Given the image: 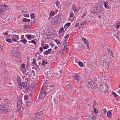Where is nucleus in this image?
Returning <instances> with one entry per match:
<instances>
[{
	"mask_svg": "<svg viewBox=\"0 0 120 120\" xmlns=\"http://www.w3.org/2000/svg\"><path fill=\"white\" fill-rule=\"evenodd\" d=\"M103 5L102 3H98L95 5L94 8V11L95 13H101L102 11Z\"/></svg>",
	"mask_w": 120,
	"mask_h": 120,
	"instance_id": "f257e3e1",
	"label": "nucleus"
},
{
	"mask_svg": "<svg viewBox=\"0 0 120 120\" xmlns=\"http://www.w3.org/2000/svg\"><path fill=\"white\" fill-rule=\"evenodd\" d=\"M109 58L107 56L105 57L103 59L104 63L103 66L104 68L103 69L105 71H107L108 69L109 65L110 63L109 62Z\"/></svg>",
	"mask_w": 120,
	"mask_h": 120,
	"instance_id": "f03ea898",
	"label": "nucleus"
},
{
	"mask_svg": "<svg viewBox=\"0 0 120 120\" xmlns=\"http://www.w3.org/2000/svg\"><path fill=\"white\" fill-rule=\"evenodd\" d=\"M87 85L89 88L92 89H95L96 87L95 82L92 80L89 81L87 82Z\"/></svg>",
	"mask_w": 120,
	"mask_h": 120,
	"instance_id": "7ed1b4c3",
	"label": "nucleus"
},
{
	"mask_svg": "<svg viewBox=\"0 0 120 120\" xmlns=\"http://www.w3.org/2000/svg\"><path fill=\"white\" fill-rule=\"evenodd\" d=\"M99 88L100 91L103 93H105L108 90V87L104 83H102L101 84Z\"/></svg>",
	"mask_w": 120,
	"mask_h": 120,
	"instance_id": "20e7f679",
	"label": "nucleus"
},
{
	"mask_svg": "<svg viewBox=\"0 0 120 120\" xmlns=\"http://www.w3.org/2000/svg\"><path fill=\"white\" fill-rule=\"evenodd\" d=\"M18 51V49L16 48H14L12 49V52L13 54V55L15 57H18L19 56Z\"/></svg>",
	"mask_w": 120,
	"mask_h": 120,
	"instance_id": "39448f33",
	"label": "nucleus"
},
{
	"mask_svg": "<svg viewBox=\"0 0 120 120\" xmlns=\"http://www.w3.org/2000/svg\"><path fill=\"white\" fill-rule=\"evenodd\" d=\"M8 110L6 107L3 105H0V113L3 114L7 113L8 112Z\"/></svg>",
	"mask_w": 120,
	"mask_h": 120,
	"instance_id": "423d86ee",
	"label": "nucleus"
},
{
	"mask_svg": "<svg viewBox=\"0 0 120 120\" xmlns=\"http://www.w3.org/2000/svg\"><path fill=\"white\" fill-rule=\"evenodd\" d=\"M46 92V91H41L39 96L40 101H43L44 100V98L46 96L47 94V92Z\"/></svg>",
	"mask_w": 120,
	"mask_h": 120,
	"instance_id": "0eeeda50",
	"label": "nucleus"
},
{
	"mask_svg": "<svg viewBox=\"0 0 120 120\" xmlns=\"http://www.w3.org/2000/svg\"><path fill=\"white\" fill-rule=\"evenodd\" d=\"M34 89V88L33 86H29L26 88L25 90L26 92L27 93L31 92Z\"/></svg>",
	"mask_w": 120,
	"mask_h": 120,
	"instance_id": "6e6552de",
	"label": "nucleus"
},
{
	"mask_svg": "<svg viewBox=\"0 0 120 120\" xmlns=\"http://www.w3.org/2000/svg\"><path fill=\"white\" fill-rule=\"evenodd\" d=\"M82 39L83 42L86 45L87 49L88 50H90L89 43L85 38H82Z\"/></svg>",
	"mask_w": 120,
	"mask_h": 120,
	"instance_id": "1a4fd4ad",
	"label": "nucleus"
},
{
	"mask_svg": "<svg viewBox=\"0 0 120 120\" xmlns=\"http://www.w3.org/2000/svg\"><path fill=\"white\" fill-rule=\"evenodd\" d=\"M43 114L44 113L42 112V110L37 113L36 116L37 118L40 119L43 116Z\"/></svg>",
	"mask_w": 120,
	"mask_h": 120,
	"instance_id": "9d476101",
	"label": "nucleus"
},
{
	"mask_svg": "<svg viewBox=\"0 0 120 120\" xmlns=\"http://www.w3.org/2000/svg\"><path fill=\"white\" fill-rule=\"evenodd\" d=\"M17 109L18 110H19L21 107L22 101V100L18 101H17Z\"/></svg>",
	"mask_w": 120,
	"mask_h": 120,
	"instance_id": "9b49d317",
	"label": "nucleus"
},
{
	"mask_svg": "<svg viewBox=\"0 0 120 120\" xmlns=\"http://www.w3.org/2000/svg\"><path fill=\"white\" fill-rule=\"evenodd\" d=\"M55 21H60L61 20V17L59 15H57L55 16L54 18Z\"/></svg>",
	"mask_w": 120,
	"mask_h": 120,
	"instance_id": "f8f14e48",
	"label": "nucleus"
},
{
	"mask_svg": "<svg viewBox=\"0 0 120 120\" xmlns=\"http://www.w3.org/2000/svg\"><path fill=\"white\" fill-rule=\"evenodd\" d=\"M6 10V8H4L3 6H0V14H2L3 12H4Z\"/></svg>",
	"mask_w": 120,
	"mask_h": 120,
	"instance_id": "ddd939ff",
	"label": "nucleus"
},
{
	"mask_svg": "<svg viewBox=\"0 0 120 120\" xmlns=\"http://www.w3.org/2000/svg\"><path fill=\"white\" fill-rule=\"evenodd\" d=\"M56 6L58 9H61V5L60 4V2L58 1H57L56 2Z\"/></svg>",
	"mask_w": 120,
	"mask_h": 120,
	"instance_id": "4468645a",
	"label": "nucleus"
},
{
	"mask_svg": "<svg viewBox=\"0 0 120 120\" xmlns=\"http://www.w3.org/2000/svg\"><path fill=\"white\" fill-rule=\"evenodd\" d=\"M46 86L44 84L42 86L41 88V91H46Z\"/></svg>",
	"mask_w": 120,
	"mask_h": 120,
	"instance_id": "2eb2a0df",
	"label": "nucleus"
},
{
	"mask_svg": "<svg viewBox=\"0 0 120 120\" xmlns=\"http://www.w3.org/2000/svg\"><path fill=\"white\" fill-rule=\"evenodd\" d=\"M52 50V49L50 48L48 49L47 50L43 52V53L44 55H45V54H47L48 53H49L51 52Z\"/></svg>",
	"mask_w": 120,
	"mask_h": 120,
	"instance_id": "dca6fc26",
	"label": "nucleus"
},
{
	"mask_svg": "<svg viewBox=\"0 0 120 120\" xmlns=\"http://www.w3.org/2000/svg\"><path fill=\"white\" fill-rule=\"evenodd\" d=\"M72 9L74 12H76L77 11V9L76 6L73 5L72 6Z\"/></svg>",
	"mask_w": 120,
	"mask_h": 120,
	"instance_id": "f3484780",
	"label": "nucleus"
},
{
	"mask_svg": "<svg viewBox=\"0 0 120 120\" xmlns=\"http://www.w3.org/2000/svg\"><path fill=\"white\" fill-rule=\"evenodd\" d=\"M4 101L5 103L9 104L8 106H9V105L11 103V101H10L7 99H5Z\"/></svg>",
	"mask_w": 120,
	"mask_h": 120,
	"instance_id": "a211bd4d",
	"label": "nucleus"
},
{
	"mask_svg": "<svg viewBox=\"0 0 120 120\" xmlns=\"http://www.w3.org/2000/svg\"><path fill=\"white\" fill-rule=\"evenodd\" d=\"M74 79L77 81H78L79 79V76L77 75H75L74 76Z\"/></svg>",
	"mask_w": 120,
	"mask_h": 120,
	"instance_id": "6ab92c4d",
	"label": "nucleus"
},
{
	"mask_svg": "<svg viewBox=\"0 0 120 120\" xmlns=\"http://www.w3.org/2000/svg\"><path fill=\"white\" fill-rule=\"evenodd\" d=\"M66 86L69 89H71L72 88V85L70 84H69L67 85Z\"/></svg>",
	"mask_w": 120,
	"mask_h": 120,
	"instance_id": "aec40b11",
	"label": "nucleus"
},
{
	"mask_svg": "<svg viewBox=\"0 0 120 120\" xmlns=\"http://www.w3.org/2000/svg\"><path fill=\"white\" fill-rule=\"evenodd\" d=\"M93 114H91L87 118L88 120H93Z\"/></svg>",
	"mask_w": 120,
	"mask_h": 120,
	"instance_id": "412c9836",
	"label": "nucleus"
},
{
	"mask_svg": "<svg viewBox=\"0 0 120 120\" xmlns=\"http://www.w3.org/2000/svg\"><path fill=\"white\" fill-rule=\"evenodd\" d=\"M22 84L23 88H24L26 87L27 86V84L26 82H24L22 83Z\"/></svg>",
	"mask_w": 120,
	"mask_h": 120,
	"instance_id": "4be33fe9",
	"label": "nucleus"
},
{
	"mask_svg": "<svg viewBox=\"0 0 120 120\" xmlns=\"http://www.w3.org/2000/svg\"><path fill=\"white\" fill-rule=\"evenodd\" d=\"M35 15L34 13H32L30 14L31 18L32 19H34L35 17Z\"/></svg>",
	"mask_w": 120,
	"mask_h": 120,
	"instance_id": "5701e85b",
	"label": "nucleus"
},
{
	"mask_svg": "<svg viewBox=\"0 0 120 120\" xmlns=\"http://www.w3.org/2000/svg\"><path fill=\"white\" fill-rule=\"evenodd\" d=\"M22 21L24 22H30V19H28L26 18H23L22 19Z\"/></svg>",
	"mask_w": 120,
	"mask_h": 120,
	"instance_id": "b1692460",
	"label": "nucleus"
},
{
	"mask_svg": "<svg viewBox=\"0 0 120 120\" xmlns=\"http://www.w3.org/2000/svg\"><path fill=\"white\" fill-rule=\"evenodd\" d=\"M20 42H21L24 44H26L27 42V40L26 39H24L22 40H21L20 41Z\"/></svg>",
	"mask_w": 120,
	"mask_h": 120,
	"instance_id": "393cba45",
	"label": "nucleus"
},
{
	"mask_svg": "<svg viewBox=\"0 0 120 120\" xmlns=\"http://www.w3.org/2000/svg\"><path fill=\"white\" fill-rule=\"evenodd\" d=\"M108 52L109 53L110 55L113 57V52L109 49H108Z\"/></svg>",
	"mask_w": 120,
	"mask_h": 120,
	"instance_id": "a878e982",
	"label": "nucleus"
},
{
	"mask_svg": "<svg viewBox=\"0 0 120 120\" xmlns=\"http://www.w3.org/2000/svg\"><path fill=\"white\" fill-rule=\"evenodd\" d=\"M1 64L2 66L3 67V68L6 67L7 65V63L4 62L1 63Z\"/></svg>",
	"mask_w": 120,
	"mask_h": 120,
	"instance_id": "bb28decb",
	"label": "nucleus"
},
{
	"mask_svg": "<svg viewBox=\"0 0 120 120\" xmlns=\"http://www.w3.org/2000/svg\"><path fill=\"white\" fill-rule=\"evenodd\" d=\"M108 4V2H104V6L105 8H107L109 6Z\"/></svg>",
	"mask_w": 120,
	"mask_h": 120,
	"instance_id": "cd10ccee",
	"label": "nucleus"
},
{
	"mask_svg": "<svg viewBox=\"0 0 120 120\" xmlns=\"http://www.w3.org/2000/svg\"><path fill=\"white\" fill-rule=\"evenodd\" d=\"M120 26V21H119L118 23L116 25V28L118 29Z\"/></svg>",
	"mask_w": 120,
	"mask_h": 120,
	"instance_id": "c85d7f7f",
	"label": "nucleus"
},
{
	"mask_svg": "<svg viewBox=\"0 0 120 120\" xmlns=\"http://www.w3.org/2000/svg\"><path fill=\"white\" fill-rule=\"evenodd\" d=\"M112 113L111 112L108 111L107 113V116L108 117H110L111 116Z\"/></svg>",
	"mask_w": 120,
	"mask_h": 120,
	"instance_id": "c756f323",
	"label": "nucleus"
},
{
	"mask_svg": "<svg viewBox=\"0 0 120 120\" xmlns=\"http://www.w3.org/2000/svg\"><path fill=\"white\" fill-rule=\"evenodd\" d=\"M31 35V34L26 35L25 36L28 39H30L32 38Z\"/></svg>",
	"mask_w": 120,
	"mask_h": 120,
	"instance_id": "7c9ffc66",
	"label": "nucleus"
},
{
	"mask_svg": "<svg viewBox=\"0 0 120 120\" xmlns=\"http://www.w3.org/2000/svg\"><path fill=\"white\" fill-rule=\"evenodd\" d=\"M34 114V113L33 112H30V113L29 116L30 118H32L33 117Z\"/></svg>",
	"mask_w": 120,
	"mask_h": 120,
	"instance_id": "2f4dec72",
	"label": "nucleus"
},
{
	"mask_svg": "<svg viewBox=\"0 0 120 120\" xmlns=\"http://www.w3.org/2000/svg\"><path fill=\"white\" fill-rule=\"evenodd\" d=\"M13 37L16 39H18L19 38V37L18 36L15 34L13 35Z\"/></svg>",
	"mask_w": 120,
	"mask_h": 120,
	"instance_id": "473e14b6",
	"label": "nucleus"
},
{
	"mask_svg": "<svg viewBox=\"0 0 120 120\" xmlns=\"http://www.w3.org/2000/svg\"><path fill=\"white\" fill-rule=\"evenodd\" d=\"M64 30L63 27H62L59 30V32L60 33H61Z\"/></svg>",
	"mask_w": 120,
	"mask_h": 120,
	"instance_id": "72a5a7b5",
	"label": "nucleus"
},
{
	"mask_svg": "<svg viewBox=\"0 0 120 120\" xmlns=\"http://www.w3.org/2000/svg\"><path fill=\"white\" fill-rule=\"evenodd\" d=\"M42 63L41 64V65L43 66H45L46 64V61L45 60H43L42 61Z\"/></svg>",
	"mask_w": 120,
	"mask_h": 120,
	"instance_id": "f704fd0d",
	"label": "nucleus"
},
{
	"mask_svg": "<svg viewBox=\"0 0 120 120\" xmlns=\"http://www.w3.org/2000/svg\"><path fill=\"white\" fill-rule=\"evenodd\" d=\"M93 107H95L96 108L98 107V104L97 103L95 102V103H94Z\"/></svg>",
	"mask_w": 120,
	"mask_h": 120,
	"instance_id": "c9c22d12",
	"label": "nucleus"
},
{
	"mask_svg": "<svg viewBox=\"0 0 120 120\" xmlns=\"http://www.w3.org/2000/svg\"><path fill=\"white\" fill-rule=\"evenodd\" d=\"M111 94H112L115 97H116L117 95L113 91L112 92Z\"/></svg>",
	"mask_w": 120,
	"mask_h": 120,
	"instance_id": "e433bc0d",
	"label": "nucleus"
},
{
	"mask_svg": "<svg viewBox=\"0 0 120 120\" xmlns=\"http://www.w3.org/2000/svg\"><path fill=\"white\" fill-rule=\"evenodd\" d=\"M6 41L9 43H11L12 42V40L11 39H8L6 40Z\"/></svg>",
	"mask_w": 120,
	"mask_h": 120,
	"instance_id": "4c0bfd02",
	"label": "nucleus"
},
{
	"mask_svg": "<svg viewBox=\"0 0 120 120\" xmlns=\"http://www.w3.org/2000/svg\"><path fill=\"white\" fill-rule=\"evenodd\" d=\"M24 98L25 100H27L29 99V96L28 95H25L24 96Z\"/></svg>",
	"mask_w": 120,
	"mask_h": 120,
	"instance_id": "58836bf2",
	"label": "nucleus"
},
{
	"mask_svg": "<svg viewBox=\"0 0 120 120\" xmlns=\"http://www.w3.org/2000/svg\"><path fill=\"white\" fill-rule=\"evenodd\" d=\"M94 111L95 113H97L98 112V110L96 107H94Z\"/></svg>",
	"mask_w": 120,
	"mask_h": 120,
	"instance_id": "ea45409f",
	"label": "nucleus"
},
{
	"mask_svg": "<svg viewBox=\"0 0 120 120\" xmlns=\"http://www.w3.org/2000/svg\"><path fill=\"white\" fill-rule=\"evenodd\" d=\"M54 15V12L53 11H51L50 12V15L51 16H53Z\"/></svg>",
	"mask_w": 120,
	"mask_h": 120,
	"instance_id": "a19ab883",
	"label": "nucleus"
},
{
	"mask_svg": "<svg viewBox=\"0 0 120 120\" xmlns=\"http://www.w3.org/2000/svg\"><path fill=\"white\" fill-rule=\"evenodd\" d=\"M69 35L68 34H67L64 37V38H65V40L67 39L69 37Z\"/></svg>",
	"mask_w": 120,
	"mask_h": 120,
	"instance_id": "79ce46f5",
	"label": "nucleus"
},
{
	"mask_svg": "<svg viewBox=\"0 0 120 120\" xmlns=\"http://www.w3.org/2000/svg\"><path fill=\"white\" fill-rule=\"evenodd\" d=\"M8 31H7L5 32V33H3V34L4 35H5L6 36L8 34Z\"/></svg>",
	"mask_w": 120,
	"mask_h": 120,
	"instance_id": "37998d69",
	"label": "nucleus"
},
{
	"mask_svg": "<svg viewBox=\"0 0 120 120\" xmlns=\"http://www.w3.org/2000/svg\"><path fill=\"white\" fill-rule=\"evenodd\" d=\"M74 14L73 13H70V17H72L74 16Z\"/></svg>",
	"mask_w": 120,
	"mask_h": 120,
	"instance_id": "c03bdc74",
	"label": "nucleus"
},
{
	"mask_svg": "<svg viewBox=\"0 0 120 120\" xmlns=\"http://www.w3.org/2000/svg\"><path fill=\"white\" fill-rule=\"evenodd\" d=\"M78 64L80 67H82L83 65V63L81 62H79Z\"/></svg>",
	"mask_w": 120,
	"mask_h": 120,
	"instance_id": "a18cd8bd",
	"label": "nucleus"
},
{
	"mask_svg": "<svg viewBox=\"0 0 120 120\" xmlns=\"http://www.w3.org/2000/svg\"><path fill=\"white\" fill-rule=\"evenodd\" d=\"M117 98H116V100L117 101H119L120 100V97L117 95Z\"/></svg>",
	"mask_w": 120,
	"mask_h": 120,
	"instance_id": "49530a36",
	"label": "nucleus"
},
{
	"mask_svg": "<svg viewBox=\"0 0 120 120\" xmlns=\"http://www.w3.org/2000/svg\"><path fill=\"white\" fill-rule=\"evenodd\" d=\"M49 46L48 45H47L46 46H43V47L44 49H47L48 48Z\"/></svg>",
	"mask_w": 120,
	"mask_h": 120,
	"instance_id": "de8ad7c7",
	"label": "nucleus"
},
{
	"mask_svg": "<svg viewBox=\"0 0 120 120\" xmlns=\"http://www.w3.org/2000/svg\"><path fill=\"white\" fill-rule=\"evenodd\" d=\"M17 82H21V79L19 77H17Z\"/></svg>",
	"mask_w": 120,
	"mask_h": 120,
	"instance_id": "09e8293b",
	"label": "nucleus"
},
{
	"mask_svg": "<svg viewBox=\"0 0 120 120\" xmlns=\"http://www.w3.org/2000/svg\"><path fill=\"white\" fill-rule=\"evenodd\" d=\"M71 23H70V22H68V23H67L66 24H65V25L68 26V27H69V26H70L71 25Z\"/></svg>",
	"mask_w": 120,
	"mask_h": 120,
	"instance_id": "8fccbe9b",
	"label": "nucleus"
},
{
	"mask_svg": "<svg viewBox=\"0 0 120 120\" xmlns=\"http://www.w3.org/2000/svg\"><path fill=\"white\" fill-rule=\"evenodd\" d=\"M55 42L57 44H60V41H57L56 40H55Z\"/></svg>",
	"mask_w": 120,
	"mask_h": 120,
	"instance_id": "3c124183",
	"label": "nucleus"
},
{
	"mask_svg": "<svg viewBox=\"0 0 120 120\" xmlns=\"http://www.w3.org/2000/svg\"><path fill=\"white\" fill-rule=\"evenodd\" d=\"M21 67L22 68H25V65L24 64H22L21 65Z\"/></svg>",
	"mask_w": 120,
	"mask_h": 120,
	"instance_id": "603ef678",
	"label": "nucleus"
},
{
	"mask_svg": "<svg viewBox=\"0 0 120 120\" xmlns=\"http://www.w3.org/2000/svg\"><path fill=\"white\" fill-rule=\"evenodd\" d=\"M39 50L41 52L43 51V49L42 47H40L39 48Z\"/></svg>",
	"mask_w": 120,
	"mask_h": 120,
	"instance_id": "864d4df0",
	"label": "nucleus"
},
{
	"mask_svg": "<svg viewBox=\"0 0 120 120\" xmlns=\"http://www.w3.org/2000/svg\"><path fill=\"white\" fill-rule=\"evenodd\" d=\"M12 40L14 42L17 41V40L13 37L12 38Z\"/></svg>",
	"mask_w": 120,
	"mask_h": 120,
	"instance_id": "5fc2aeb1",
	"label": "nucleus"
},
{
	"mask_svg": "<svg viewBox=\"0 0 120 120\" xmlns=\"http://www.w3.org/2000/svg\"><path fill=\"white\" fill-rule=\"evenodd\" d=\"M35 45H36V42L34 41V40H32V43Z\"/></svg>",
	"mask_w": 120,
	"mask_h": 120,
	"instance_id": "6e6d98bb",
	"label": "nucleus"
},
{
	"mask_svg": "<svg viewBox=\"0 0 120 120\" xmlns=\"http://www.w3.org/2000/svg\"><path fill=\"white\" fill-rule=\"evenodd\" d=\"M23 27L24 29H27L28 28V26L26 25H24Z\"/></svg>",
	"mask_w": 120,
	"mask_h": 120,
	"instance_id": "4d7b16f0",
	"label": "nucleus"
},
{
	"mask_svg": "<svg viewBox=\"0 0 120 120\" xmlns=\"http://www.w3.org/2000/svg\"><path fill=\"white\" fill-rule=\"evenodd\" d=\"M54 102L55 103H56L58 102V101L55 98H54V100H53Z\"/></svg>",
	"mask_w": 120,
	"mask_h": 120,
	"instance_id": "13d9d810",
	"label": "nucleus"
},
{
	"mask_svg": "<svg viewBox=\"0 0 120 120\" xmlns=\"http://www.w3.org/2000/svg\"><path fill=\"white\" fill-rule=\"evenodd\" d=\"M23 16L26 17H29V16L28 15H27V14H23Z\"/></svg>",
	"mask_w": 120,
	"mask_h": 120,
	"instance_id": "bf43d9fd",
	"label": "nucleus"
},
{
	"mask_svg": "<svg viewBox=\"0 0 120 120\" xmlns=\"http://www.w3.org/2000/svg\"><path fill=\"white\" fill-rule=\"evenodd\" d=\"M41 57H40V55L38 56V58H37V60H39L41 59Z\"/></svg>",
	"mask_w": 120,
	"mask_h": 120,
	"instance_id": "052dcab7",
	"label": "nucleus"
},
{
	"mask_svg": "<svg viewBox=\"0 0 120 120\" xmlns=\"http://www.w3.org/2000/svg\"><path fill=\"white\" fill-rule=\"evenodd\" d=\"M79 24L78 23H76L75 25V27H77L79 25Z\"/></svg>",
	"mask_w": 120,
	"mask_h": 120,
	"instance_id": "680f3d73",
	"label": "nucleus"
},
{
	"mask_svg": "<svg viewBox=\"0 0 120 120\" xmlns=\"http://www.w3.org/2000/svg\"><path fill=\"white\" fill-rule=\"evenodd\" d=\"M21 39L22 40L23 39H25V38L24 37V35H22L21 36Z\"/></svg>",
	"mask_w": 120,
	"mask_h": 120,
	"instance_id": "e2e57ef3",
	"label": "nucleus"
},
{
	"mask_svg": "<svg viewBox=\"0 0 120 120\" xmlns=\"http://www.w3.org/2000/svg\"><path fill=\"white\" fill-rule=\"evenodd\" d=\"M20 89H22V87L21 85H18Z\"/></svg>",
	"mask_w": 120,
	"mask_h": 120,
	"instance_id": "0e129e2a",
	"label": "nucleus"
},
{
	"mask_svg": "<svg viewBox=\"0 0 120 120\" xmlns=\"http://www.w3.org/2000/svg\"><path fill=\"white\" fill-rule=\"evenodd\" d=\"M67 46H68L67 45H64V49H67Z\"/></svg>",
	"mask_w": 120,
	"mask_h": 120,
	"instance_id": "69168bd1",
	"label": "nucleus"
},
{
	"mask_svg": "<svg viewBox=\"0 0 120 120\" xmlns=\"http://www.w3.org/2000/svg\"><path fill=\"white\" fill-rule=\"evenodd\" d=\"M86 14V12L84 13L83 15L82 16V17L83 18L85 16Z\"/></svg>",
	"mask_w": 120,
	"mask_h": 120,
	"instance_id": "338daca9",
	"label": "nucleus"
},
{
	"mask_svg": "<svg viewBox=\"0 0 120 120\" xmlns=\"http://www.w3.org/2000/svg\"><path fill=\"white\" fill-rule=\"evenodd\" d=\"M37 21V20L36 19H35V20L34 21H32L33 22V23L34 24V23H36V22Z\"/></svg>",
	"mask_w": 120,
	"mask_h": 120,
	"instance_id": "774afa93",
	"label": "nucleus"
}]
</instances>
